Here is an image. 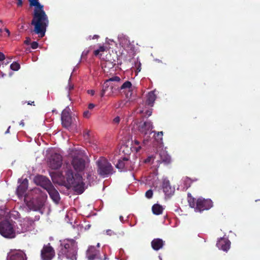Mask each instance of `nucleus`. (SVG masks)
Returning a JSON list of instances; mask_svg holds the SVG:
<instances>
[{
  "instance_id": "obj_5",
  "label": "nucleus",
  "mask_w": 260,
  "mask_h": 260,
  "mask_svg": "<svg viewBox=\"0 0 260 260\" xmlns=\"http://www.w3.org/2000/svg\"><path fill=\"white\" fill-rule=\"evenodd\" d=\"M96 164L97 172L101 176L105 177L113 173V169L111 164L104 157H100Z\"/></svg>"
},
{
  "instance_id": "obj_13",
  "label": "nucleus",
  "mask_w": 260,
  "mask_h": 260,
  "mask_svg": "<svg viewBox=\"0 0 260 260\" xmlns=\"http://www.w3.org/2000/svg\"><path fill=\"white\" fill-rule=\"evenodd\" d=\"M34 182L37 185L41 186L46 190L52 184L48 178L42 175L36 176Z\"/></svg>"
},
{
  "instance_id": "obj_59",
  "label": "nucleus",
  "mask_w": 260,
  "mask_h": 260,
  "mask_svg": "<svg viewBox=\"0 0 260 260\" xmlns=\"http://www.w3.org/2000/svg\"><path fill=\"white\" fill-rule=\"evenodd\" d=\"M2 31H3V29H0V32H2Z\"/></svg>"
},
{
  "instance_id": "obj_1",
  "label": "nucleus",
  "mask_w": 260,
  "mask_h": 260,
  "mask_svg": "<svg viewBox=\"0 0 260 260\" xmlns=\"http://www.w3.org/2000/svg\"><path fill=\"white\" fill-rule=\"evenodd\" d=\"M31 7H35L31 24L34 26V31L41 38L45 35L49 24L48 17L43 10V6L38 0H28Z\"/></svg>"
},
{
  "instance_id": "obj_36",
  "label": "nucleus",
  "mask_w": 260,
  "mask_h": 260,
  "mask_svg": "<svg viewBox=\"0 0 260 260\" xmlns=\"http://www.w3.org/2000/svg\"><path fill=\"white\" fill-rule=\"evenodd\" d=\"M184 185L186 186V188L190 187V183H191V180L189 178L186 177L184 179Z\"/></svg>"
},
{
  "instance_id": "obj_3",
  "label": "nucleus",
  "mask_w": 260,
  "mask_h": 260,
  "mask_svg": "<svg viewBox=\"0 0 260 260\" xmlns=\"http://www.w3.org/2000/svg\"><path fill=\"white\" fill-rule=\"evenodd\" d=\"M66 179L71 187L78 194H81L85 190V183L83 178L79 174H74L72 170H68L66 173Z\"/></svg>"
},
{
  "instance_id": "obj_39",
  "label": "nucleus",
  "mask_w": 260,
  "mask_h": 260,
  "mask_svg": "<svg viewBox=\"0 0 260 260\" xmlns=\"http://www.w3.org/2000/svg\"><path fill=\"white\" fill-rule=\"evenodd\" d=\"M89 131L86 129L83 132V136L85 139H88L89 137Z\"/></svg>"
},
{
  "instance_id": "obj_29",
  "label": "nucleus",
  "mask_w": 260,
  "mask_h": 260,
  "mask_svg": "<svg viewBox=\"0 0 260 260\" xmlns=\"http://www.w3.org/2000/svg\"><path fill=\"white\" fill-rule=\"evenodd\" d=\"M187 200L189 206L191 208H194L195 209L197 203L196 199L191 197V194L189 193H188L187 196Z\"/></svg>"
},
{
  "instance_id": "obj_58",
  "label": "nucleus",
  "mask_w": 260,
  "mask_h": 260,
  "mask_svg": "<svg viewBox=\"0 0 260 260\" xmlns=\"http://www.w3.org/2000/svg\"><path fill=\"white\" fill-rule=\"evenodd\" d=\"M90 175H89V174H87V178H88L89 177H90Z\"/></svg>"
},
{
  "instance_id": "obj_37",
  "label": "nucleus",
  "mask_w": 260,
  "mask_h": 260,
  "mask_svg": "<svg viewBox=\"0 0 260 260\" xmlns=\"http://www.w3.org/2000/svg\"><path fill=\"white\" fill-rule=\"evenodd\" d=\"M135 66L137 69V71L138 72H140L141 70V63L140 61H137V62L135 63Z\"/></svg>"
},
{
  "instance_id": "obj_14",
  "label": "nucleus",
  "mask_w": 260,
  "mask_h": 260,
  "mask_svg": "<svg viewBox=\"0 0 260 260\" xmlns=\"http://www.w3.org/2000/svg\"><path fill=\"white\" fill-rule=\"evenodd\" d=\"M152 128V123L150 121L141 122L138 126V131L144 135L151 134Z\"/></svg>"
},
{
  "instance_id": "obj_51",
  "label": "nucleus",
  "mask_w": 260,
  "mask_h": 260,
  "mask_svg": "<svg viewBox=\"0 0 260 260\" xmlns=\"http://www.w3.org/2000/svg\"><path fill=\"white\" fill-rule=\"evenodd\" d=\"M50 176H51L52 179L53 180V178H54V176L56 175V173L54 172H51L50 173Z\"/></svg>"
},
{
  "instance_id": "obj_16",
  "label": "nucleus",
  "mask_w": 260,
  "mask_h": 260,
  "mask_svg": "<svg viewBox=\"0 0 260 260\" xmlns=\"http://www.w3.org/2000/svg\"><path fill=\"white\" fill-rule=\"evenodd\" d=\"M61 121L63 126L69 127L72 123V118L70 112V109H64L61 113Z\"/></svg>"
},
{
  "instance_id": "obj_40",
  "label": "nucleus",
  "mask_w": 260,
  "mask_h": 260,
  "mask_svg": "<svg viewBox=\"0 0 260 260\" xmlns=\"http://www.w3.org/2000/svg\"><path fill=\"white\" fill-rule=\"evenodd\" d=\"M31 48L33 49H37L38 47V43L37 42H32L31 44Z\"/></svg>"
},
{
  "instance_id": "obj_22",
  "label": "nucleus",
  "mask_w": 260,
  "mask_h": 260,
  "mask_svg": "<svg viewBox=\"0 0 260 260\" xmlns=\"http://www.w3.org/2000/svg\"><path fill=\"white\" fill-rule=\"evenodd\" d=\"M156 98V95L154 91L149 92L146 96V104L151 107L153 106Z\"/></svg>"
},
{
  "instance_id": "obj_55",
  "label": "nucleus",
  "mask_w": 260,
  "mask_h": 260,
  "mask_svg": "<svg viewBox=\"0 0 260 260\" xmlns=\"http://www.w3.org/2000/svg\"><path fill=\"white\" fill-rule=\"evenodd\" d=\"M11 128V126H9L7 129V130L5 132V134H9L10 133V128Z\"/></svg>"
},
{
  "instance_id": "obj_25",
  "label": "nucleus",
  "mask_w": 260,
  "mask_h": 260,
  "mask_svg": "<svg viewBox=\"0 0 260 260\" xmlns=\"http://www.w3.org/2000/svg\"><path fill=\"white\" fill-rule=\"evenodd\" d=\"M129 159L127 157H124L122 159H119L116 165V167L118 169L123 170L126 168Z\"/></svg>"
},
{
  "instance_id": "obj_2",
  "label": "nucleus",
  "mask_w": 260,
  "mask_h": 260,
  "mask_svg": "<svg viewBox=\"0 0 260 260\" xmlns=\"http://www.w3.org/2000/svg\"><path fill=\"white\" fill-rule=\"evenodd\" d=\"M58 248L57 258L58 260H77L78 245L74 239H66L60 241Z\"/></svg>"
},
{
  "instance_id": "obj_35",
  "label": "nucleus",
  "mask_w": 260,
  "mask_h": 260,
  "mask_svg": "<svg viewBox=\"0 0 260 260\" xmlns=\"http://www.w3.org/2000/svg\"><path fill=\"white\" fill-rule=\"evenodd\" d=\"M153 196V191L151 189L148 190L145 193V197L148 199H151Z\"/></svg>"
},
{
  "instance_id": "obj_54",
  "label": "nucleus",
  "mask_w": 260,
  "mask_h": 260,
  "mask_svg": "<svg viewBox=\"0 0 260 260\" xmlns=\"http://www.w3.org/2000/svg\"><path fill=\"white\" fill-rule=\"evenodd\" d=\"M27 104L30 105L35 106V102L34 101L33 102L28 101L27 102Z\"/></svg>"
},
{
  "instance_id": "obj_42",
  "label": "nucleus",
  "mask_w": 260,
  "mask_h": 260,
  "mask_svg": "<svg viewBox=\"0 0 260 260\" xmlns=\"http://www.w3.org/2000/svg\"><path fill=\"white\" fill-rule=\"evenodd\" d=\"M106 233L107 235H108L109 236L115 235V233L111 230H107L106 231Z\"/></svg>"
},
{
  "instance_id": "obj_31",
  "label": "nucleus",
  "mask_w": 260,
  "mask_h": 260,
  "mask_svg": "<svg viewBox=\"0 0 260 260\" xmlns=\"http://www.w3.org/2000/svg\"><path fill=\"white\" fill-rule=\"evenodd\" d=\"M132 87V83L129 81H126L120 86V90L125 89H129Z\"/></svg>"
},
{
  "instance_id": "obj_27",
  "label": "nucleus",
  "mask_w": 260,
  "mask_h": 260,
  "mask_svg": "<svg viewBox=\"0 0 260 260\" xmlns=\"http://www.w3.org/2000/svg\"><path fill=\"white\" fill-rule=\"evenodd\" d=\"M160 161L166 165H168L171 162V158L166 152L163 151L160 153Z\"/></svg>"
},
{
  "instance_id": "obj_32",
  "label": "nucleus",
  "mask_w": 260,
  "mask_h": 260,
  "mask_svg": "<svg viewBox=\"0 0 260 260\" xmlns=\"http://www.w3.org/2000/svg\"><path fill=\"white\" fill-rule=\"evenodd\" d=\"M20 64L16 62H13L10 66L11 69L15 71H18L20 69Z\"/></svg>"
},
{
  "instance_id": "obj_52",
  "label": "nucleus",
  "mask_w": 260,
  "mask_h": 260,
  "mask_svg": "<svg viewBox=\"0 0 260 260\" xmlns=\"http://www.w3.org/2000/svg\"><path fill=\"white\" fill-rule=\"evenodd\" d=\"M19 124L20 125H21V126L23 127L25 125V123H24V121L22 120H21L20 123H19Z\"/></svg>"
},
{
  "instance_id": "obj_12",
  "label": "nucleus",
  "mask_w": 260,
  "mask_h": 260,
  "mask_svg": "<svg viewBox=\"0 0 260 260\" xmlns=\"http://www.w3.org/2000/svg\"><path fill=\"white\" fill-rule=\"evenodd\" d=\"M72 165L77 172H81L85 168V160L79 156H75L72 161Z\"/></svg>"
},
{
  "instance_id": "obj_9",
  "label": "nucleus",
  "mask_w": 260,
  "mask_h": 260,
  "mask_svg": "<svg viewBox=\"0 0 260 260\" xmlns=\"http://www.w3.org/2000/svg\"><path fill=\"white\" fill-rule=\"evenodd\" d=\"M121 79L119 77L115 76L106 80L102 85V89L100 94L101 97L106 94L107 96H111L113 92L110 87V81H120Z\"/></svg>"
},
{
  "instance_id": "obj_8",
  "label": "nucleus",
  "mask_w": 260,
  "mask_h": 260,
  "mask_svg": "<svg viewBox=\"0 0 260 260\" xmlns=\"http://www.w3.org/2000/svg\"><path fill=\"white\" fill-rule=\"evenodd\" d=\"M55 255L54 248L50 243L44 245L41 251V260H52Z\"/></svg>"
},
{
  "instance_id": "obj_53",
  "label": "nucleus",
  "mask_w": 260,
  "mask_h": 260,
  "mask_svg": "<svg viewBox=\"0 0 260 260\" xmlns=\"http://www.w3.org/2000/svg\"><path fill=\"white\" fill-rule=\"evenodd\" d=\"M4 30L8 34V36H9L10 34L9 30L8 28H5L4 29Z\"/></svg>"
},
{
  "instance_id": "obj_24",
  "label": "nucleus",
  "mask_w": 260,
  "mask_h": 260,
  "mask_svg": "<svg viewBox=\"0 0 260 260\" xmlns=\"http://www.w3.org/2000/svg\"><path fill=\"white\" fill-rule=\"evenodd\" d=\"M120 44L126 50H133L134 48V45L131 44L130 41L126 38L122 39L120 41Z\"/></svg>"
},
{
  "instance_id": "obj_7",
  "label": "nucleus",
  "mask_w": 260,
  "mask_h": 260,
  "mask_svg": "<svg viewBox=\"0 0 260 260\" xmlns=\"http://www.w3.org/2000/svg\"><path fill=\"white\" fill-rule=\"evenodd\" d=\"M62 164V156L57 153L52 154L48 160V165L52 170H57L60 168Z\"/></svg>"
},
{
  "instance_id": "obj_43",
  "label": "nucleus",
  "mask_w": 260,
  "mask_h": 260,
  "mask_svg": "<svg viewBox=\"0 0 260 260\" xmlns=\"http://www.w3.org/2000/svg\"><path fill=\"white\" fill-rule=\"evenodd\" d=\"M99 38V36L96 35H94L93 37H91V36H89L88 37V39H89V40H91V39L94 40V39H98Z\"/></svg>"
},
{
  "instance_id": "obj_28",
  "label": "nucleus",
  "mask_w": 260,
  "mask_h": 260,
  "mask_svg": "<svg viewBox=\"0 0 260 260\" xmlns=\"http://www.w3.org/2000/svg\"><path fill=\"white\" fill-rule=\"evenodd\" d=\"M164 208L162 206L158 204H155L152 207V211L154 214L160 215L162 214Z\"/></svg>"
},
{
  "instance_id": "obj_56",
  "label": "nucleus",
  "mask_w": 260,
  "mask_h": 260,
  "mask_svg": "<svg viewBox=\"0 0 260 260\" xmlns=\"http://www.w3.org/2000/svg\"><path fill=\"white\" fill-rule=\"evenodd\" d=\"M119 219H120V220L122 222L123 221V216H119Z\"/></svg>"
},
{
  "instance_id": "obj_38",
  "label": "nucleus",
  "mask_w": 260,
  "mask_h": 260,
  "mask_svg": "<svg viewBox=\"0 0 260 260\" xmlns=\"http://www.w3.org/2000/svg\"><path fill=\"white\" fill-rule=\"evenodd\" d=\"M91 114V113L88 110H86L84 112L83 116L84 118H89Z\"/></svg>"
},
{
  "instance_id": "obj_60",
  "label": "nucleus",
  "mask_w": 260,
  "mask_h": 260,
  "mask_svg": "<svg viewBox=\"0 0 260 260\" xmlns=\"http://www.w3.org/2000/svg\"><path fill=\"white\" fill-rule=\"evenodd\" d=\"M98 246H100V244L98 243V245H97Z\"/></svg>"
},
{
  "instance_id": "obj_21",
  "label": "nucleus",
  "mask_w": 260,
  "mask_h": 260,
  "mask_svg": "<svg viewBox=\"0 0 260 260\" xmlns=\"http://www.w3.org/2000/svg\"><path fill=\"white\" fill-rule=\"evenodd\" d=\"M165 242L161 239L156 238L154 239L151 242L152 248L156 251L161 249L164 245Z\"/></svg>"
},
{
  "instance_id": "obj_34",
  "label": "nucleus",
  "mask_w": 260,
  "mask_h": 260,
  "mask_svg": "<svg viewBox=\"0 0 260 260\" xmlns=\"http://www.w3.org/2000/svg\"><path fill=\"white\" fill-rule=\"evenodd\" d=\"M134 143L135 146H137L138 147H136L135 149L137 152H138L141 149V146L140 145V142L137 140H135L134 141Z\"/></svg>"
},
{
  "instance_id": "obj_11",
  "label": "nucleus",
  "mask_w": 260,
  "mask_h": 260,
  "mask_svg": "<svg viewBox=\"0 0 260 260\" xmlns=\"http://www.w3.org/2000/svg\"><path fill=\"white\" fill-rule=\"evenodd\" d=\"M28 181L27 179H23L17 187L16 193L19 199L24 197V201H26L28 198L26 191L28 188Z\"/></svg>"
},
{
  "instance_id": "obj_26",
  "label": "nucleus",
  "mask_w": 260,
  "mask_h": 260,
  "mask_svg": "<svg viewBox=\"0 0 260 260\" xmlns=\"http://www.w3.org/2000/svg\"><path fill=\"white\" fill-rule=\"evenodd\" d=\"M120 81H110V87L111 88L113 93L120 91Z\"/></svg>"
},
{
  "instance_id": "obj_46",
  "label": "nucleus",
  "mask_w": 260,
  "mask_h": 260,
  "mask_svg": "<svg viewBox=\"0 0 260 260\" xmlns=\"http://www.w3.org/2000/svg\"><path fill=\"white\" fill-rule=\"evenodd\" d=\"M95 107V105L92 103H90L88 106V108L89 110H92Z\"/></svg>"
},
{
  "instance_id": "obj_57",
  "label": "nucleus",
  "mask_w": 260,
  "mask_h": 260,
  "mask_svg": "<svg viewBox=\"0 0 260 260\" xmlns=\"http://www.w3.org/2000/svg\"><path fill=\"white\" fill-rule=\"evenodd\" d=\"M147 141H148V140H147V139H144V140H143V143H144V144H145V143L146 142H147Z\"/></svg>"
},
{
  "instance_id": "obj_10",
  "label": "nucleus",
  "mask_w": 260,
  "mask_h": 260,
  "mask_svg": "<svg viewBox=\"0 0 260 260\" xmlns=\"http://www.w3.org/2000/svg\"><path fill=\"white\" fill-rule=\"evenodd\" d=\"M213 206L212 201L210 199L199 198L197 200L195 211L201 212L210 209Z\"/></svg>"
},
{
  "instance_id": "obj_17",
  "label": "nucleus",
  "mask_w": 260,
  "mask_h": 260,
  "mask_svg": "<svg viewBox=\"0 0 260 260\" xmlns=\"http://www.w3.org/2000/svg\"><path fill=\"white\" fill-rule=\"evenodd\" d=\"M46 190L53 202L55 203H58L60 199V198L59 192L55 188L54 186L52 184Z\"/></svg>"
},
{
  "instance_id": "obj_4",
  "label": "nucleus",
  "mask_w": 260,
  "mask_h": 260,
  "mask_svg": "<svg viewBox=\"0 0 260 260\" xmlns=\"http://www.w3.org/2000/svg\"><path fill=\"white\" fill-rule=\"evenodd\" d=\"M32 192L36 193H39L29 201H28L27 198V201L24 202L26 203L27 206L30 209L36 211H39L44 207L47 196L45 194L41 193L39 189H35L32 190Z\"/></svg>"
},
{
  "instance_id": "obj_15",
  "label": "nucleus",
  "mask_w": 260,
  "mask_h": 260,
  "mask_svg": "<svg viewBox=\"0 0 260 260\" xmlns=\"http://www.w3.org/2000/svg\"><path fill=\"white\" fill-rule=\"evenodd\" d=\"M8 260H26V254L21 250H13L8 253Z\"/></svg>"
},
{
  "instance_id": "obj_44",
  "label": "nucleus",
  "mask_w": 260,
  "mask_h": 260,
  "mask_svg": "<svg viewBox=\"0 0 260 260\" xmlns=\"http://www.w3.org/2000/svg\"><path fill=\"white\" fill-rule=\"evenodd\" d=\"M5 59V55L4 54L0 52V61H3Z\"/></svg>"
},
{
  "instance_id": "obj_50",
  "label": "nucleus",
  "mask_w": 260,
  "mask_h": 260,
  "mask_svg": "<svg viewBox=\"0 0 260 260\" xmlns=\"http://www.w3.org/2000/svg\"><path fill=\"white\" fill-rule=\"evenodd\" d=\"M87 92L91 95H93L94 94V91L93 90H88Z\"/></svg>"
},
{
  "instance_id": "obj_49",
  "label": "nucleus",
  "mask_w": 260,
  "mask_h": 260,
  "mask_svg": "<svg viewBox=\"0 0 260 260\" xmlns=\"http://www.w3.org/2000/svg\"><path fill=\"white\" fill-rule=\"evenodd\" d=\"M68 87L69 91H71L74 89V85L72 84H70V83H69Z\"/></svg>"
},
{
  "instance_id": "obj_48",
  "label": "nucleus",
  "mask_w": 260,
  "mask_h": 260,
  "mask_svg": "<svg viewBox=\"0 0 260 260\" xmlns=\"http://www.w3.org/2000/svg\"><path fill=\"white\" fill-rule=\"evenodd\" d=\"M18 2L17 3L18 7H21L22 6V0H17Z\"/></svg>"
},
{
  "instance_id": "obj_19",
  "label": "nucleus",
  "mask_w": 260,
  "mask_h": 260,
  "mask_svg": "<svg viewBox=\"0 0 260 260\" xmlns=\"http://www.w3.org/2000/svg\"><path fill=\"white\" fill-rule=\"evenodd\" d=\"M99 254V251L93 246L88 247L86 251V257L88 260H94Z\"/></svg>"
},
{
  "instance_id": "obj_30",
  "label": "nucleus",
  "mask_w": 260,
  "mask_h": 260,
  "mask_svg": "<svg viewBox=\"0 0 260 260\" xmlns=\"http://www.w3.org/2000/svg\"><path fill=\"white\" fill-rule=\"evenodd\" d=\"M152 133H154V137L155 139L158 142H161L162 140V136H163V133L162 132H156L155 131H152Z\"/></svg>"
},
{
  "instance_id": "obj_20",
  "label": "nucleus",
  "mask_w": 260,
  "mask_h": 260,
  "mask_svg": "<svg viewBox=\"0 0 260 260\" xmlns=\"http://www.w3.org/2000/svg\"><path fill=\"white\" fill-rule=\"evenodd\" d=\"M162 188L166 196L171 195L174 192V188L172 187L169 180H164L163 181Z\"/></svg>"
},
{
  "instance_id": "obj_41",
  "label": "nucleus",
  "mask_w": 260,
  "mask_h": 260,
  "mask_svg": "<svg viewBox=\"0 0 260 260\" xmlns=\"http://www.w3.org/2000/svg\"><path fill=\"white\" fill-rule=\"evenodd\" d=\"M120 121V118L119 116H116L115 118H114L113 120V122L114 124H118Z\"/></svg>"
},
{
  "instance_id": "obj_47",
  "label": "nucleus",
  "mask_w": 260,
  "mask_h": 260,
  "mask_svg": "<svg viewBox=\"0 0 260 260\" xmlns=\"http://www.w3.org/2000/svg\"><path fill=\"white\" fill-rule=\"evenodd\" d=\"M30 42V39L29 38H27L26 40L24 41V44L26 45H29Z\"/></svg>"
},
{
  "instance_id": "obj_45",
  "label": "nucleus",
  "mask_w": 260,
  "mask_h": 260,
  "mask_svg": "<svg viewBox=\"0 0 260 260\" xmlns=\"http://www.w3.org/2000/svg\"><path fill=\"white\" fill-rule=\"evenodd\" d=\"M151 114H152V111L151 110H147L146 112H145V116H147V117H149L150 116V115H151Z\"/></svg>"
},
{
  "instance_id": "obj_6",
  "label": "nucleus",
  "mask_w": 260,
  "mask_h": 260,
  "mask_svg": "<svg viewBox=\"0 0 260 260\" xmlns=\"http://www.w3.org/2000/svg\"><path fill=\"white\" fill-rule=\"evenodd\" d=\"M0 234L7 238H14L16 236V232L14 224L7 220L0 222Z\"/></svg>"
},
{
  "instance_id": "obj_23",
  "label": "nucleus",
  "mask_w": 260,
  "mask_h": 260,
  "mask_svg": "<svg viewBox=\"0 0 260 260\" xmlns=\"http://www.w3.org/2000/svg\"><path fill=\"white\" fill-rule=\"evenodd\" d=\"M29 226L26 221H21L19 225H17L16 232L17 233L20 234L24 233L28 231Z\"/></svg>"
},
{
  "instance_id": "obj_33",
  "label": "nucleus",
  "mask_w": 260,
  "mask_h": 260,
  "mask_svg": "<svg viewBox=\"0 0 260 260\" xmlns=\"http://www.w3.org/2000/svg\"><path fill=\"white\" fill-rule=\"evenodd\" d=\"M106 50L105 47L104 46H100L98 49H96L94 51V54L95 56L99 55L101 52H104Z\"/></svg>"
},
{
  "instance_id": "obj_18",
  "label": "nucleus",
  "mask_w": 260,
  "mask_h": 260,
  "mask_svg": "<svg viewBox=\"0 0 260 260\" xmlns=\"http://www.w3.org/2000/svg\"><path fill=\"white\" fill-rule=\"evenodd\" d=\"M230 241L225 238H221L216 243L217 247L224 251H227L230 247Z\"/></svg>"
}]
</instances>
